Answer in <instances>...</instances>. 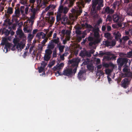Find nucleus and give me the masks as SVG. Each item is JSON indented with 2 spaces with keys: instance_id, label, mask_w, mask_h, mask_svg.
Listing matches in <instances>:
<instances>
[{
  "instance_id": "f257e3e1",
  "label": "nucleus",
  "mask_w": 132,
  "mask_h": 132,
  "mask_svg": "<svg viewBox=\"0 0 132 132\" xmlns=\"http://www.w3.org/2000/svg\"><path fill=\"white\" fill-rule=\"evenodd\" d=\"M91 13L92 14H95L97 11L100 10L103 7V0H93Z\"/></svg>"
},
{
  "instance_id": "f03ea898",
  "label": "nucleus",
  "mask_w": 132,
  "mask_h": 132,
  "mask_svg": "<svg viewBox=\"0 0 132 132\" xmlns=\"http://www.w3.org/2000/svg\"><path fill=\"white\" fill-rule=\"evenodd\" d=\"M119 9L117 10L116 12V28H121L122 27V23L123 19L122 17V15L119 12Z\"/></svg>"
},
{
  "instance_id": "7ed1b4c3",
  "label": "nucleus",
  "mask_w": 132,
  "mask_h": 132,
  "mask_svg": "<svg viewBox=\"0 0 132 132\" xmlns=\"http://www.w3.org/2000/svg\"><path fill=\"white\" fill-rule=\"evenodd\" d=\"M80 60L78 57L74 58L72 60H69L68 61V63L71 64V66L72 68L75 67L77 68Z\"/></svg>"
},
{
  "instance_id": "20e7f679",
  "label": "nucleus",
  "mask_w": 132,
  "mask_h": 132,
  "mask_svg": "<svg viewBox=\"0 0 132 132\" xmlns=\"http://www.w3.org/2000/svg\"><path fill=\"white\" fill-rule=\"evenodd\" d=\"M72 70V68H68L63 71V74L67 76H71L73 73L75 75L77 71V68H74Z\"/></svg>"
},
{
  "instance_id": "39448f33",
  "label": "nucleus",
  "mask_w": 132,
  "mask_h": 132,
  "mask_svg": "<svg viewBox=\"0 0 132 132\" xmlns=\"http://www.w3.org/2000/svg\"><path fill=\"white\" fill-rule=\"evenodd\" d=\"M45 54L44 57V59L45 61H47L51 58L52 51L51 50L47 49L45 50Z\"/></svg>"
},
{
  "instance_id": "423d86ee",
  "label": "nucleus",
  "mask_w": 132,
  "mask_h": 132,
  "mask_svg": "<svg viewBox=\"0 0 132 132\" xmlns=\"http://www.w3.org/2000/svg\"><path fill=\"white\" fill-rule=\"evenodd\" d=\"M130 78H125L121 81V86L124 88H126L130 84Z\"/></svg>"
},
{
  "instance_id": "0eeeda50",
  "label": "nucleus",
  "mask_w": 132,
  "mask_h": 132,
  "mask_svg": "<svg viewBox=\"0 0 132 132\" xmlns=\"http://www.w3.org/2000/svg\"><path fill=\"white\" fill-rule=\"evenodd\" d=\"M126 58H123L118 59L117 60V63H118V69L120 71L121 68L123 65L126 63Z\"/></svg>"
},
{
  "instance_id": "6e6552de",
  "label": "nucleus",
  "mask_w": 132,
  "mask_h": 132,
  "mask_svg": "<svg viewBox=\"0 0 132 132\" xmlns=\"http://www.w3.org/2000/svg\"><path fill=\"white\" fill-rule=\"evenodd\" d=\"M69 9L67 7H64L61 5L59 7L58 11L62 13L63 12L64 14H66L68 12Z\"/></svg>"
},
{
  "instance_id": "1a4fd4ad",
  "label": "nucleus",
  "mask_w": 132,
  "mask_h": 132,
  "mask_svg": "<svg viewBox=\"0 0 132 132\" xmlns=\"http://www.w3.org/2000/svg\"><path fill=\"white\" fill-rule=\"evenodd\" d=\"M103 43L104 45L108 47L110 46L112 47L116 44V42L113 41L111 42H109L108 40L104 41Z\"/></svg>"
},
{
  "instance_id": "9d476101",
  "label": "nucleus",
  "mask_w": 132,
  "mask_h": 132,
  "mask_svg": "<svg viewBox=\"0 0 132 132\" xmlns=\"http://www.w3.org/2000/svg\"><path fill=\"white\" fill-rule=\"evenodd\" d=\"M15 11L14 14L12 16L13 18L14 19L19 18V16L21 15L19 8H18L16 9V7H15Z\"/></svg>"
},
{
  "instance_id": "9b49d317",
  "label": "nucleus",
  "mask_w": 132,
  "mask_h": 132,
  "mask_svg": "<svg viewBox=\"0 0 132 132\" xmlns=\"http://www.w3.org/2000/svg\"><path fill=\"white\" fill-rule=\"evenodd\" d=\"M99 28H93V31L94 33V37L96 38H99L100 37V35L99 33Z\"/></svg>"
},
{
  "instance_id": "f8f14e48",
  "label": "nucleus",
  "mask_w": 132,
  "mask_h": 132,
  "mask_svg": "<svg viewBox=\"0 0 132 132\" xmlns=\"http://www.w3.org/2000/svg\"><path fill=\"white\" fill-rule=\"evenodd\" d=\"M16 34L17 35H19V37L20 38H22L24 37V34L22 30L18 28L16 31Z\"/></svg>"
},
{
  "instance_id": "ddd939ff",
  "label": "nucleus",
  "mask_w": 132,
  "mask_h": 132,
  "mask_svg": "<svg viewBox=\"0 0 132 132\" xmlns=\"http://www.w3.org/2000/svg\"><path fill=\"white\" fill-rule=\"evenodd\" d=\"M3 42L1 43L2 45H5V47L4 49H6V52L8 51L7 48H9L10 47V44L9 43H6V39L3 40Z\"/></svg>"
},
{
  "instance_id": "4468645a",
  "label": "nucleus",
  "mask_w": 132,
  "mask_h": 132,
  "mask_svg": "<svg viewBox=\"0 0 132 132\" xmlns=\"http://www.w3.org/2000/svg\"><path fill=\"white\" fill-rule=\"evenodd\" d=\"M121 35L118 31L116 33V41L119 40L120 44H122V39L121 38Z\"/></svg>"
},
{
  "instance_id": "2eb2a0df",
  "label": "nucleus",
  "mask_w": 132,
  "mask_h": 132,
  "mask_svg": "<svg viewBox=\"0 0 132 132\" xmlns=\"http://www.w3.org/2000/svg\"><path fill=\"white\" fill-rule=\"evenodd\" d=\"M84 71L83 70H80L78 74V77L80 80H81L84 77Z\"/></svg>"
},
{
  "instance_id": "dca6fc26",
  "label": "nucleus",
  "mask_w": 132,
  "mask_h": 132,
  "mask_svg": "<svg viewBox=\"0 0 132 132\" xmlns=\"http://www.w3.org/2000/svg\"><path fill=\"white\" fill-rule=\"evenodd\" d=\"M10 33V31L5 28H4L2 30V35L4 34L5 36H7L9 35Z\"/></svg>"
},
{
  "instance_id": "f3484780",
  "label": "nucleus",
  "mask_w": 132,
  "mask_h": 132,
  "mask_svg": "<svg viewBox=\"0 0 132 132\" xmlns=\"http://www.w3.org/2000/svg\"><path fill=\"white\" fill-rule=\"evenodd\" d=\"M129 39V37L128 36H123L122 38V44L124 45L125 44V42L128 40Z\"/></svg>"
},
{
  "instance_id": "a211bd4d",
  "label": "nucleus",
  "mask_w": 132,
  "mask_h": 132,
  "mask_svg": "<svg viewBox=\"0 0 132 132\" xmlns=\"http://www.w3.org/2000/svg\"><path fill=\"white\" fill-rule=\"evenodd\" d=\"M105 37L107 38L108 40H112V37L111 34L109 32L105 33L104 34Z\"/></svg>"
},
{
  "instance_id": "6ab92c4d",
  "label": "nucleus",
  "mask_w": 132,
  "mask_h": 132,
  "mask_svg": "<svg viewBox=\"0 0 132 132\" xmlns=\"http://www.w3.org/2000/svg\"><path fill=\"white\" fill-rule=\"evenodd\" d=\"M36 1L37 4V7L39 8L42 7V0H36Z\"/></svg>"
},
{
  "instance_id": "aec40b11",
  "label": "nucleus",
  "mask_w": 132,
  "mask_h": 132,
  "mask_svg": "<svg viewBox=\"0 0 132 132\" xmlns=\"http://www.w3.org/2000/svg\"><path fill=\"white\" fill-rule=\"evenodd\" d=\"M127 13L128 15L132 16V7L130 6L127 9Z\"/></svg>"
},
{
  "instance_id": "412c9836",
  "label": "nucleus",
  "mask_w": 132,
  "mask_h": 132,
  "mask_svg": "<svg viewBox=\"0 0 132 132\" xmlns=\"http://www.w3.org/2000/svg\"><path fill=\"white\" fill-rule=\"evenodd\" d=\"M125 76L127 77L126 78H130V80L132 77V74L130 71L126 73H125Z\"/></svg>"
},
{
  "instance_id": "4be33fe9",
  "label": "nucleus",
  "mask_w": 132,
  "mask_h": 132,
  "mask_svg": "<svg viewBox=\"0 0 132 132\" xmlns=\"http://www.w3.org/2000/svg\"><path fill=\"white\" fill-rule=\"evenodd\" d=\"M55 45L54 43L51 42H50L48 45L47 48L48 49H49L51 50V49H53Z\"/></svg>"
},
{
  "instance_id": "5701e85b",
  "label": "nucleus",
  "mask_w": 132,
  "mask_h": 132,
  "mask_svg": "<svg viewBox=\"0 0 132 132\" xmlns=\"http://www.w3.org/2000/svg\"><path fill=\"white\" fill-rule=\"evenodd\" d=\"M87 68L89 71H93L94 70V67L93 64H89L87 65Z\"/></svg>"
},
{
  "instance_id": "b1692460",
  "label": "nucleus",
  "mask_w": 132,
  "mask_h": 132,
  "mask_svg": "<svg viewBox=\"0 0 132 132\" xmlns=\"http://www.w3.org/2000/svg\"><path fill=\"white\" fill-rule=\"evenodd\" d=\"M87 52L86 51H81L80 53V55L82 57H84L87 55Z\"/></svg>"
},
{
  "instance_id": "393cba45",
  "label": "nucleus",
  "mask_w": 132,
  "mask_h": 132,
  "mask_svg": "<svg viewBox=\"0 0 132 132\" xmlns=\"http://www.w3.org/2000/svg\"><path fill=\"white\" fill-rule=\"evenodd\" d=\"M66 1L67 3L69 4V7H71L73 5L74 0H66Z\"/></svg>"
},
{
  "instance_id": "a878e982",
  "label": "nucleus",
  "mask_w": 132,
  "mask_h": 132,
  "mask_svg": "<svg viewBox=\"0 0 132 132\" xmlns=\"http://www.w3.org/2000/svg\"><path fill=\"white\" fill-rule=\"evenodd\" d=\"M61 13H60L59 12L57 13V14L56 16V19L57 22L61 20Z\"/></svg>"
},
{
  "instance_id": "bb28decb",
  "label": "nucleus",
  "mask_w": 132,
  "mask_h": 132,
  "mask_svg": "<svg viewBox=\"0 0 132 132\" xmlns=\"http://www.w3.org/2000/svg\"><path fill=\"white\" fill-rule=\"evenodd\" d=\"M59 38L58 37H57L56 39H54L51 40L50 41V42H51L53 43H55L56 44H58L59 42Z\"/></svg>"
},
{
  "instance_id": "cd10ccee",
  "label": "nucleus",
  "mask_w": 132,
  "mask_h": 132,
  "mask_svg": "<svg viewBox=\"0 0 132 132\" xmlns=\"http://www.w3.org/2000/svg\"><path fill=\"white\" fill-rule=\"evenodd\" d=\"M126 62L125 65H124L123 67L126 66L128 67V66L130 65L131 61L130 60L127 58H126Z\"/></svg>"
},
{
  "instance_id": "c85d7f7f",
  "label": "nucleus",
  "mask_w": 132,
  "mask_h": 132,
  "mask_svg": "<svg viewBox=\"0 0 132 132\" xmlns=\"http://www.w3.org/2000/svg\"><path fill=\"white\" fill-rule=\"evenodd\" d=\"M113 69H106L105 70V72L106 74L108 75V76L109 75L111 72L112 71Z\"/></svg>"
},
{
  "instance_id": "c756f323",
  "label": "nucleus",
  "mask_w": 132,
  "mask_h": 132,
  "mask_svg": "<svg viewBox=\"0 0 132 132\" xmlns=\"http://www.w3.org/2000/svg\"><path fill=\"white\" fill-rule=\"evenodd\" d=\"M122 2V0H116V6H117L118 7H119Z\"/></svg>"
},
{
  "instance_id": "7c9ffc66",
  "label": "nucleus",
  "mask_w": 132,
  "mask_h": 132,
  "mask_svg": "<svg viewBox=\"0 0 132 132\" xmlns=\"http://www.w3.org/2000/svg\"><path fill=\"white\" fill-rule=\"evenodd\" d=\"M106 59L108 60H113V59L115 60L116 59V56H108L106 57Z\"/></svg>"
},
{
  "instance_id": "2f4dec72",
  "label": "nucleus",
  "mask_w": 132,
  "mask_h": 132,
  "mask_svg": "<svg viewBox=\"0 0 132 132\" xmlns=\"http://www.w3.org/2000/svg\"><path fill=\"white\" fill-rule=\"evenodd\" d=\"M49 1H44V0L43 2H42V7H41L44 8L45 6L46 5L48 4V2Z\"/></svg>"
},
{
  "instance_id": "473e14b6",
  "label": "nucleus",
  "mask_w": 132,
  "mask_h": 132,
  "mask_svg": "<svg viewBox=\"0 0 132 132\" xmlns=\"http://www.w3.org/2000/svg\"><path fill=\"white\" fill-rule=\"evenodd\" d=\"M7 12L10 14H12L13 13V9L11 7H9L7 9Z\"/></svg>"
},
{
  "instance_id": "72a5a7b5",
  "label": "nucleus",
  "mask_w": 132,
  "mask_h": 132,
  "mask_svg": "<svg viewBox=\"0 0 132 132\" xmlns=\"http://www.w3.org/2000/svg\"><path fill=\"white\" fill-rule=\"evenodd\" d=\"M124 68L123 69V72L125 73H126L130 71V70L128 69V67L125 66L124 67Z\"/></svg>"
},
{
  "instance_id": "f704fd0d",
  "label": "nucleus",
  "mask_w": 132,
  "mask_h": 132,
  "mask_svg": "<svg viewBox=\"0 0 132 132\" xmlns=\"http://www.w3.org/2000/svg\"><path fill=\"white\" fill-rule=\"evenodd\" d=\"M59 49L60 52H62L64 47V45H60L59 47Z\"/></svg>"
},
{
  "instance_id": "c9c22d12",
  "label": "nucleus",
  "mask_w": 132,
  "mask_h": 132,
  "mask_svg": "<svg viewBox=\"0 0 132 132\" xmlns=\"http://www.w3.org/2000/svg\"><path fill=\"white\" fill-rule=\"evenodd\" d=\"M85 25H86V27L85 28H89L91 29L94 28L91 25L88 24L87 23H85Z\"/></svg>"
},
{
  "instance_id": "e433bc0d",
  "label": "nucleus",
  "mask_w": 132,
  "mask_h": 132,
  "mask_svg": "<svg viewBox=\"0 0 132 132\" xmlns=\"http://www.w3.org/2000/svg\"><path fill=\"white\" fill-rule=\"evenodd\" d=\"M98 73L99 74V75L100 76H102L103 75V76H104V73L101 70H98L97 71L96 74L97 75Z\"/></svg>"
},
{
  "instance_id": "4c0bfd02",
  "label": "nucleus",
  "mask_w": 132,
  "mask_h": 132,
  "mask_svg": "<svg viewBox=\"0 0 132 132\" xmlns=\"http://www.w3.org/2000/svg\"><path fill=\"white\" fill-rule=\"evenodd\" d=\"M127 54L128 57L132 58V51L128 52Z\"/></svg>"
},
{
  "instance_id": "58836bf2",
  "label": "nucleus",
  "mask_w": 132,
  "mask_h": 132,
  "mask_svg": "<svg viewBox=\"0 0 132 132\" xmlns=\"http://www.w3.org/2000/svg\"><path fill=\"white\" fill-rule=\"evenodd\" d=\"M39 9H38L37 8H34L33 9H31V11L32 13V14H35L36 12H37L38 10Z\"/></svg>"
},
{
  "instance_id": "ea45409f",
  "label": "nucleus",
  "mask_w": 132,
  "mask_h": 132,
  "mask_svg": "<svg viewBox=\"0 0 132 132\" xmlns=\"http://www.w3.org/2000/svg\"><path fill=\"white\" fill-rule=\"evenodd\" d=\"M100 40L98 39V38H97L94 41L95 45L100 43Z\"/></svg>"
},
{
  "instance_id": "a19ab883",
  "label": "nucleus",
  "mask_w": 132,
  "mask_h": 132,
  "mask_svg": "<svg viewBox=\"0 0 132 132\" xmlns=\"http://www.w3.org/2000/svg\"><path fill=\"white\" fill-rule=\"evenodd\" d=\"M53 69L55 71L57 70L60 69V68L59 65H57L55 67L53 68Z\"/></svg>"
},
{
  "instance_id": "79ce46f5",
  "label": "nucleus",
  "mask_w": 132,
  "mask_h": 132,
  "mask_svg": "<svg viewBox=\"0 0 132 132\" xmlns=\"http://www.w3.org/2000/svg\"><path fill=\"white\" fill-rule=\"evenodd\" d=\"M42 34H43V32H42L40 33H38L37 34L36 36L39 39H40L41 38L42 35Z\"/></svg>"
},
{
  "instance_id": "37998d69",
  "label": "nucleus",
  "mask_w": 132,
  "mask_h": 132,
  "mask_svg": "<svg viewBox=\"0 0 132 132\" xmlns=\"http://www.w3.org/2000/svg\"><path fill=\"white\" fill-rule=\"evenodd\" d=\"M110 9V8L109 6L107 7L105 9V12L106 13H107L108 14H109Z\"/></svg>"
},
{
  "instance_id": "c03bdc74",
  "label": "nucleus",
  "mask_w": 132,
  "mask_h": 132,
  "mask_svg": "<svg viewBox=\"0 0 132 132\" xmlns=\"http://www.w3.org/2000/svg\"><path fill=\"white\" fill-rule=\"evenodd\" d=\"M89 62V60L88 59L87 60H85L83 63L82 64L84 65H88Z\"/></svg>"
},
{
  "instance_id": "a18cd8bd",
  "label": "nucleus",
  "mask_w": 132,
  "mask_h": 132,
  "mask_svg": "<svg viewBox=\"0 0 132 132\" xmlns=\"http://www.w3.org/2000/svg\"><path fill=\"white\" fill-rule=\"evenodd\" d=\"M22 44V42L18 43L16 46V48L18 49L19 48H20L21 47Z\"/></svg>"
},
{
  "instance_id": "49530a36",
  "label": "nucleus",
  "mask_w": 132,
  "mask_h": 132,
  "mask_svg": "<svg viewBox=\"0 0 132 132\" xmlns=\"http://www.w3.org/2000/svg\"><path fill=\"white\" fill-rule=\"evenodd\" d=\"M106 19H107L110 22H111L112 20V17L111 16L108 15L107 16Z\"/></svg>"
},
{
  "instance_id": "de8ad7c7",
  "label": "nucleus",
  "mask_w": 132,
  "mask_h": 132,
  "mask_svg": "<svg viewBox=\"0 0 132 132\" xmlns=\"http://www.w3.org/2000/svg\"><path fill=\"white\" fill-rule=\"evenodd\" d=\"M48 39V38H45L43 40L42 43V44L43 45H45L46 42H47Z\"/></svg>"
},
{
  "instance_id": "09e8293b",
  "label": "nucleus",
  "mask_w": 132,
  "mask_h": 132,
  "mask_svg": "<svg viewBox=\"0 0 132 132\" xmlns=\"http://www.w3.org/2000/svg\"><path fill=\"white\" fill-rule=\"evenodd\" d=\"M56 56V50H54V51L53 52V57H55Z\"/></svg>"
},
{
  "instance_id": "8fccbe9b",
  "label": "nucleus",
  "mask_w": 132,
  "mask_h": 132,
  "mask_svg": "<svg viewBox=\"0 0 132 132\" xmlns=\"http://www.w3.org/2000/svg\"><path fill=\"white\" fill-rule=\"evenodd\" d=\"M71 33V31L68 30H67L65 31V34L68 36H70Z\"/></svg>"
},
{
  "instance_id": "3c124183",
  "label": "nucleus",
  "mask_w": 132,
  "mask_h": 132,
  "mask_svg": "<svg viewBox=\"0 0 132 132\" xmlns=\"http://www.w3.org/2000/svg\"><path fill=\"white\" fill-rule=\"evenodd\" d=\"M44 68L42 67H41L39 68V72L40 73H41L43 71V70L44 69Z\"/></svg>"
},
{
  "instance_id": "603ef678",
  "label": "nucleus",
  "mask_w": 132,
  "mask_h": 132,
  "mask_svg": "<svg viewBox=\"0 0 132 132\" xmlns=\"http://www.w3.org/2000/svg\"><path fill=\"white\" fill-rule=\"evenodd\" d=\"M76 33L77 35H80L81 33V31L79 30H77L75 32Z\"/></svg>"
},
{
  "instance_id": "864d4df0",
  "label": "nucleus",
  "mask_w": 132,
  "mask_h": 132,
  "mask_svg": "<svg viewBox=\"0 0 132 132\" xmlns=\"http://www.w3.org/2000/svg\"><path fill=\"white\" fill-rule=\"evenodd\" d=\"M93 38L89 36L87 38L88 40L89 41L91 42L93 40Z\"/></svg>"
},
{
  "instance_id": "5fc2aeb1",
  "label": "nucleus",
  "mask_w": 132,
  "mask_h": 132,
  "mask_svg": "<svg viewBox=\"0 0 132 132\" xmlns=\"http://www.w3.org/2000/svg\"><path fill=\"white\" fill-rule=\"evenodd\" d=\"M109 67L110 66L111 67H113V68L114 67H115V66L116 65H114L111 62H110L109 63Z\"/></svg>"
},
{
  "instance_id": "6e6d98bb",
  "label": "nucleus",
  "mask_w": 132,
  "mask_h": 132,
  "mask_svg": "<svg viewBox=\"0 0 132 132\" xmlns=\"http://www.w3.org/2000/svg\"><path fill=\"white\" fill-rule=\"evenodd\" d=\"M67 20V18H66L64 17L63 16L62 17L61 19V21H63V22H65L66 20Z\"/></svg>"
},
{
  "instance_id": "4d7b16f0",
  "label": "nucleus",
  "mask_w": 132,
  "mask_h": 132,
  "mask_svg": "<svg viewBox=\"0 0 132 132\" xmlns=\"http://www.w3.org/2000/svg\"><path fill=\"white\" fill-rule=\"evenodd\" d=\"M34 45H32L30 47V48L29 49V52H30V53L33 50V49L34 48Z\"/></svg>"
},
{
  "instance_id": "13d9d810",
  "label": "nucleus",
  "mask_w": 132,
  "mask_h": 132,
  "mask_svg": "<svg viewBox=\"0 0 132 132\" xmlns=\"http://www.w3.org/2000/svg\"><path fill=\"white\" fill-rule=\"evenodd\" d=\"M60 70L57 71L56 72H55V75L57 76L60 75Z\"/></svg>"
},
{
  "instance_id": "bf43d9fd",
  "label": "nucleus",
  "mask_w": 132,
  "mask_h": 132,
  "mask_svg": "<svg viewBox=\"0 0 132 132\" xmlns=\"http://www.w3.org/2000/svg\"><path fill=\"white\" fill-rule=\"evenodd\" d=\"M59 65L60 68V69H62L64 66V64L63 63H61Z\"/></svg>"
},
{
  "instance_id": "052dcab7",
  "label": "nucleus",
  "mask_w": 132,
  "mask_h": 132,
  "mask_svg": "<svg viewBox=\"0 0 132 132\" xmlns=\"http://www.w3.org/2000/svg\"><path fill=\"white\" fill-rule=\"evenodd\" d=\"M53 32V31H51L49 32L48 35L49 37H51L52 34Z\"/></svg>"
},
{
  "instance_id": "680f3d73",
  "label": "nucleus",
  "mask_w": 132,
  "mask_h": 132,
  "mask_svg": "<svg viewBox=\"0 0 132 132\" xmlns=\"http://www.w3.org/2000/svg\"><path fill=\"white\" fill-rule=\"evenodd\" d=\"M114 11L112 9H110L109 10V14H112L114 12Z\"/></svg>"
},
{
  "instance_id": "e2e57ef3",
  "label": "nucleus",
  "mask_w": 132,
  "mask_h": 132,
  "mask_svg": "<svg viewBox=\"0 0 132 132\" xmlns=\"http://www.w3.org/2000/svg\"><path fill=\"white\" fill-rule=\"evenodd\" d=\"M35 2V0H29V2L30 3L34 4Z\"/></svg>"
},
{
  "instance_id": "0e129e2a",
  "label": "nucleus",
  "mask_w": 132,
  "mask_h": 132,
  "mask_svg": "<svg viewBox=\"0 0 132 132\" xmlns=\"http://www.w3.org/2000/svg\"><path fill=\"white\" fill-rule=\"evenodd\" d=\"M28 37L32 39L33 37V36L31 34H29L28 35Z\"/></svg>"
},
{
  "instance_id": "69168bd1",
  "label": "nucleus",
  "mask_w": 132,
  "mask_h": 132,
  "mask_svg": "<svg viewBox=\"0 0 132 132\" xmlns=\"http://www.w3.org/2000/svg\"><path fill=\"white\" fill-rule=\"evenodd\" d=\"M35 14H32V15L31 16L30 19L32 20L34 19L35 16Z\"/></svg>"
},
{
  "instance_id": "338daca9",
  "label": "nucleus",
  "mask_w": 132,
  "mask_h": 132,
  "mask_svg": "<svg viewBox=\"0 0 132 132\" xmlns=\"http://www.w3.org/2000/svg\"><path fill=\"white\" fill-rule=\"evenodd\" d=\"M42 38L43 39H44L46 36V34L44 33L43 32V34H42Z\"/></svg>"
},
{
  "instance_id": "774afa93",
  "label": "nucleus",
  "mask_w": 132,
  "mask_h": 132,
  "mask_svg": "<svg viewBox=\"0 0 132 132\" xmlns=\"http://www.w3.org/2000/svg\"><path fill=\"white\" fill-rule=\"evenodd\" d=\"M61 33L63 35H65V30L64 29H63L61 31Z\"/></svg>"
}]
</instances>
